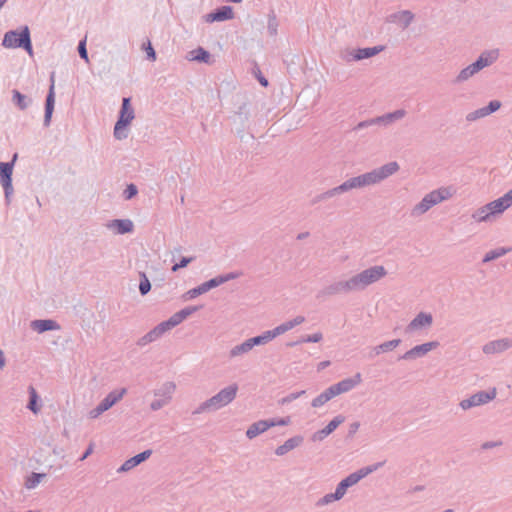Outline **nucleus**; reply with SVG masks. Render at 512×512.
<instances>
[{"instance_id":"f257e3e1","label":"nucleus","mask_w":512,"mask_h":512,"mask_svg":"<svg viewBox=\"0 0 512 512\" xmlns=\"http://www.w3.org/2000/svg\"><path fill=\"white\" fill-rule=\"evenodd\" d=\"M399 170L397 162L392 161L370 172L352 177L343 182L346 192L352 189L364 188L385 180Z\"/></svg>"},{"instance_id":"f03ea898","label":"nucleus","mask_w":512,"mask_h":512,"mask_svg":"<svg viewBox=\"0 0 512 512\" xmlns=\"http://www.w3.org/2000/svg\"><path fill=\"white\" fill-rule=\"evenodd\" d=\"M1 45L8 49L22 48L30 56L33 55L31 33L27 25L21 26L20 29L7 31L4 34Z\"/></svg>"},{"instance_id":"7ed1b4c3","label":"nucleus","mask_w":512,"mask_h":512,"mask_svg":"<svg viewBox=\"0 0 512 512\" xmlns=\"http://www.w3.org/2000/svg\"><path fill=\"white\" fill-rule=\"evenodd\" d=\"M238 385L236 383L231 384L221 389L217 394L201 403L194 411L193 414H200L205 411L218 410L229 403H231L237 394Z\"/></svg>"},{"instance_id":"20e7f679","label":"nucleus","mask_w":512,"mask_h":512,"mask_svg":"<svg viewBox=\"0 0 512 512\" xmlns=\"http://www.w3.org/2000/svg\"><path fill=\"white\" fill-rule=\"evenodd\" d=\"M135 118L134 109L131 105V98L124 97L118 113L117 121L114 125L113 135L117 140H123L128 137L127 128Z\"/></svg>"},{"instance_id":"39448f33","label":"nucleus","mask_w":512,"mask_h":512,"mask_svg":"<svg viewBox=\"0 0 512 512\" xmlns=\"http://www.w3.org/2000/svg\"><path fill=\"white\" fill-rule=\"evenodd\" d=\"M452 196L449 188H439L426 194L422 200L414 206L411 211V215L414 217L420 216L426 213L433 206L449 199Z\"/></svg>"},{"instance_id":"423d86ee","label":"nucleus","mask_w":512,"mask_h":512,"mask_svg":"<svg viewBox=\"0 0 512 512\" xmlns=\"http://www.w3.org/2000/svg\"><path fill=\"white\" fill-rule=\"evenodd\" d=\"M387 274L383 266H372L352 276L355 291L364 290L367 286L377 282Z\"/></svg>"},{"instance_id":"0eeeda50","label":"nucleus","mask_w":512,"mask_h":512,"mask_svg":"<svg viewBox=\"0 0 512 512\" xmlns=\"http://www.w3.org/2000/svg\"><path fill=\"white\" fill-rule=\"evenodd\" d=\"M17 154H14L11 161L0 162V183L4 190V196L7 203L10 202V197L14 192L12 185V174Z\"/></svg>"},{"instance_id":"6e6552de","label":"nucleus","mask_w":512,"mask_h":512,"mask_svg":"<svg viewBox=\"0 0 512 512\" xmlns=\"http://www.w3.org/2000/svg\"><path fill=\"white\" fill-rule=\"evenodd\" d=\"M353 284L352 278L334 282L320 290L317 297H328L354 292L355 288Z\"/></svg>"},{"instance_id":"1a4fd4ad","label":"nucleus","mask_w":512,"mask_h":512,"mask_svg":"<svg viewBox=\"0 0 512 512\" xmlns=\"http://www.w3.org/2000/svg\"><path fill=\"white\" fill-rule=\"evenodd\" d=\"M383 49V46L357 48L352 50L348 49L342 54V58L346 62L361 61L376 56L383 51Z\"/></svg>"},{"instance_id":"9d476101","label":"nucleus","mask_w":512,"mask_h":512,"mask_svg":"<svg viewBox=\"0 0 512 512\" xmlns=\"http://www.w3.org/2000/svg\"><path fill=\"white\" fill-rule=\"evenodd\" d=\"M496 397L495 388L491 391H479L467 399H464L460 402V407L463 410L470 409L472 407L480 406L488 403Z\"/></svg>"},{"instance_id":"9b49d317","label":"nucleus","mask_w":512,"mask_h":512,"mask_svg":"<svg viewBox=\"0 0 512 512\" xmlns=\"http://www.w3.org/2000/svg\"><path fill=\"white\" fill-rule=\"evenodd\" d=\"M439 343L437 341H430L420 345H416L410 350L406 351L399 357L401 360H413L425 356L431 350L437 348Z\"/></svg>"},{"instance_id":"f8f14e48","label":"nucleus","mask_w":512,"mask_h":512,"mask_svg":"<svg viewBox=\"0 0 512 512\" xmlns=\"http://www.w3.org/2000/svg\"><path fill=\"white\" fill-rule=\"evenodd\" d=\"M233 17H234L233 8L228 5H223V6L216 8L212 12L206 14L204 16V19H205V22H207V23H213V22H222V21L230 20V19H233Z\"/></svg>"},{"instance_id":"ddd939ff","label":"nucleus","mask_w":512,"mask_h":512,"mask_svg":"<svg viewBox=\"0 0 512 512\" xmlns=\"http://www.w3.org/2000/svg\"><path fill=\"white\" fill-rule=\"evenodd\" d=\"M345 418L342 415L334 417L323 429L314 432L311 436L313 442H321L331 433H333L337 427L344 422Z\"/></svg>"},{"instance_id":"4468645a","label":"nucleus","mask_w":512,"mask_h":512,"mask_svg":"<svg viewBox=\"0 0 512 512\" xmlns=\"http://www.w3.org/2000/svg\"><path fill=\"white\" fill-rule=\"evenodd\" d=\"M498 57H499V50L498 49L485 50L471 64L473 65V68H475L479 72L483 68L492 65L498 59Z\"/></svg>"},{"instance_id":"2eb2a0df","label":"nucleus","mask_w":512,"mask_h":512,"mask_svg":"<svg viewBox=\"0 0 512 512\" xmlns=\"http://www.w3.org/2000/svg\"><path fill=\"white\" fill-rule=\"evenodd\" d=\"M512 348V338H502L486 343L482 351L485 354H496Z\"/></svg>"},{"instance_id":"dca6fc26","label":"nucleus","mask_w":512,"mask_h":512,"mask_svg":"<svg viewBox=\"0 0 512 512\" xmlns=\"http://www.w3.org/2000/svg\"><path fill=\"white\" fill-rule=\"evenodd\" d=\"M30 327L39 334L61 329L60 324L54 319H35L30 322Z\"/></svg>"},{"instance_id":"f3484780","label":"nucleus","mask_w":512,"mask_h":512,"mask_svg":"<svg viewBox=\"0 0 512 512\" xmlns=\"http://www.w3.org/2000/svg\"><path fill=\"white\" fill-rule=\"evenodd\" d=\"M152 454L151 449L144 450L139 454L127 459L117 470L119 473L127 472L146 461Z\"/></svg>"},{"instance_id":"a211bd4d","label":"nucleus","mask_w":512,"mask_h":512,"mask_svg":"<svg viewBox=\"0 0 512 512\" xmlns=\"http://www.w3.org/2000/svg\"><path fill=\"white\" fill-rule=\"evenodd\" d=\"M433 317L430 313L420 312L415 318L407 325L406 333H411L417 329L428 327L432 324Z\"/></svg>"},{"instance_id":"6ab92c4d","label":"nucleus","mask_w":512,"mask_h":512,"mask_svg":"<svg viewBox=\"0 0 512 512\" xmlns=\"http://www.w3.org/2000/svg\"><path fill=\"white\" fill-rule=\"evenodd\" d=\"M216 287H218V286L216 285L215 279L211 278L208 281L201 283L197 287H194V288L188 290L184 294V298L187 300L194 299V298L198 297L199 295H202Z\"/></svg>"},{"instance_id":"aec40b11","label":"nucleus","mask_w":512,"mask_h":512,"mask_svg":"<svg viewBox=\"0 0 512 512\" xmlns=\"http://www.w3.org/2000/svg\"><path fill=\"white\" fill-rule=\"evenodd\" d=\"M414 14L409 10H402L393 13L389 16L388 21L399 24L403 29H406L413 21Z\"/></svg>"},{"instance_id":"412c9836","label":"nucleus","mask_w":512,"mask_h":512,"mask_svg":"<svg viewBox=\"0 0 512 512\" xmlns=\"http://www.w3.org/2000/svg\"><path fill=\"white\" fill-rule=\"evenodd\" d=\"M107 227L115 229L117 234L124 235L133 232L134 224L130 219H114Z\"/></svg>"},{"instance_id":"4be33fe9","label":"nucleus","mask_w":512,"mask_h":512,"mask_svg":"<svg viewBox=\"0 0 512 512\" xmlns=\"http://www.w3.org/2000/svg\"><path fill=\"white\" fill-rule=\"evenodd\" d=\"M304 441L303 436L296 435L294 437L289 438L284 442V444L278 446L275 450V454L277 456H283L289 451L295 449L296 447L300 446Z\"/></svg>"},{"instance_id":"5701e85b","label":"nucleus","mask_w":512,"mask_h":512,"mask_svg":"<svg viewBox=\"0 0 512 512\" xmlns=\"http://www.w3.org/2000/svg\"><path fill=\"white\" fill-rule=\"evenodd\" d=\"M362 381L361 374L356 373L353 377L345 378L338 383H336V387L339 395L342 393H346L355 388Z\"/></svg>"},{"instance_id":"b1692460","label":"nucleus","mask_w":512,"mask_h":512,"mask_svg":"<svg viewBox=\"0 0 512 512\" xmlns=\"http://www.w3.org/2000/svg\"><path fill=\"white\" fill-rule=\"evenodd\" d=\"M126 388H122L120 390H113L109 392L100 402L102 407L107 411L113 405H115L118 401L122 399L124 394L126 393Z\"/></svg>"},{"instance_id":"393cba45","label":"nucleus","mask_w":512,"mask_h":512,"mask_svg":"<svg viewBox=\"0 0 512 512\" xmlns=\"http://www.w3.org/2000/svg\"><path fill=\"white\" fill-rule=\"evenodd\" d=\"M270 429V424L268 423V419L265 420H259L257 422L252 423L248 429L246 430V437L248 439H253L256 436L264 433Z\"/></svg>"},{"instance_id":"a878e982","label":"nucleus","mask_w":512,"mask_h":512,"mask_svg":"<svg viewBox=\"0 0 512 512\" xmlns=\"http://www.w3.org/2000/svg\"><path fill=\"white\" fill-rule=\"evenodd\" d=\"M12 103L21 111L26 110L33 103V99L17 89L12 90Z\"/></svg>"},{"instance_id":"bb28decb","label":"nucleus","mask_w":512,"mask_h":512,"mask_svg":"<svg viewBox=\"0 0 512 512\" xmlns=\"http://www.w3.org/2000/svg\"><path fill=\"white\" fill-rule=\"evenodd\" d=\"M359 476L360 475H357L355 472H353L342 479L336 486L338 493L343 497L348 488L352 487L360 481Z\"/></svg>"},{"instance_id":"cd10ccee","label":"nucleus","mask_w":512,"mask_h":512,"mask_svg":"<svg viewBox=\"0 0 512 512\" xmlns=\"http://www.w3.org/2000/svg\"><path fill=\"white\" fill-rule=\"evenodd\" d=\"M211 58V54L208 50L203 47H198L196 49L191 50L188 53L187 59L190 61H196L199 63H209Z\"/></svg>"},{"instance_id":"c85d7f7f","label":"nucleus","mask_w":512,"mask_h":512,"mask_svg":"<svg viewBox=\"0 0 512 512\" xmlns=\"http://www.w3.org/2000/svg\"><path fill=\"white\" fill-rule=\"evenodd\" d=\"M28 393L29 400L27 403V409H29L34 414H38L41 409L40 397L32 385L28 387Z\"/></svg>"},{"instance_id":"c756f323","label":"nucleus","mask_w":512,"mask_h":512,"mask_svg":"<svg viewBox=\"0 0 512 512\" xmlns=\"http://www.w3.org/2000/svg\"><path fill=\"white\" fill-rule=\"evenodd\" d=\"M509 207L510 206L504 201L502 196L486 204V208L491 211L493 216L503 213Z\"/></svg>"},{"instance_id":"7c9ffc66","label":"nucleus","mask_w":512,"mask_h":512,"mask_svg":"<svg viewBox=\"0 0 512 512\" xmlns=\"http://www.w3.org/2000/svg\"><path fill=\"white\" fill-rule=\"evenodd\" d=\"M175 384L173 382L164 383L158 390L155 391V396L170 401L173 392L175 391Z\"/></svg>"},{"instance_id":"2f4dec72","label":"nucleus","mask_w":512,"mask_h":512,"mask_svg":"<svg viewBox=\"0 0 512 512\" xmlns=\"http://www.w3.org/2000/svg\"><path fill=\"white\" fill-rule=\"evenodd\" d=\"M512 248H506V247H498L496 249L490 250L485 254V256L482 259L483 263H488L490 261L496 260L504 255H506L508 252H510Z\"/></svg>"},{"instance_id":"473e14b6","label":"nucleus","mask_w":512,"mask_h":512,"mask_svg":"<svg viewBox=\"0 0 512 512\" xmlns=\"http://www.w3.org/2000/svg\"><path fill=\"white\" fill-rule=\"evenodd\" d=\"M476 73H478V71L475 68H473L472 64H470L467 67L463 68L459 72V74L453 80V83L454 84L463 83V82L467 81L468 79H470L472 76H474Z\"/></svg>"},{"instance_id":"72a5a7b5","label":"nucleus","mask_w":512,"mask_h":512,"mask_svg":"<svg viewBox=\"0 0 512 512\" xmlns=\"http://www.w3.org/2000/svg\"><path fill=\"white\" fill-rule=\"evenodd\" d=\"M254 348L253 344L251 343L250 339H246L244 342H242L239 345L234 346L230 350V357H237L239 355L248 353L250 350Z\"/></svg>"},{"instance_id":"f704fd0d","label":"nucleus","mask_w":512,"mask_h":512,"mask_svg":"<svg viewBox=\"0 0 512 512\" xmlns=\"http://www.w3.org/2000/svg\"><path fill=\"white\" fill-rule=\"evenodd\" d=\"M253 346L264 345L274 339V335L271 330H267L260 335L249 338Z\"/></svg>"},{"instance_id":"c9c22d12","label":"nucleus","mask_w":512,"mask_h":512,"mask_svg":"<svg viewBox=\"0 0 512 512\" xmlns=\"http://www.w3.org/2000/svg\"><path fill=\"white\" fill-rule=\"evenodd\" d=\"M151 290V283L145 272H139V293L142 296L147 295Z\"/></svg>"},{"instance_id":"e433bc0d","label":"nucleus","mask_w":512,"mask_h":512,"mask_svg":"<svg viewBox=\"0 0 512 512\" xmlns=\"http://www.w3.org/2000/svg\"><path fill=\"white\" fill-rule=\"evenodd\" d=\"M493 216L490 210L486 208V205L477 209L473 214L472 218L477 222H486Z\"/></svg>"},{"instance_id":"4c0bfd02","label":"nucleus","mask_w":512,"mask_h":512,"mask_svg":"<svg viewBox=\"0 0 512 512\" xmlns=\"http://www.w3.org/2000/svg\"><path fill=\"white\" fill-rule=\"evenodd\" d=\"M160 338V335L158 334L155 327L151 329L149 332H147L145 335H143L138 341L137 344L139 346H145L149 343H152Z\"/></svg>"},{"instance_id":"58836bf2","label":"nucleus","mask_w":512,"mask_h":512,"mask_svg":"<svg viewBox=\"0 0 512 512\" xmlns=\"http://www.w3.org/2000/svg\"><path fill=\"white\" fill-rule=\"evenodd\" d=\"M405 115H406V111L404 109H397L393 112L386 113L383 116H384L386 125L389 126L393 122L404 118Z\"/></svg>"},{"instance_id":"ea45409f","label":"nucleus","mask_w":512,"mask_h":512,"mask_svg":"<svg viewBox=\"0 0 512 512\" xmlns=\"http://www.w3.org/2000/svg\"><path fill=\"white\" fill-rule=\"evenodd\" d=\"M46 475L44 473L32 472L26 480V487L28 489H34Z\"/></svg>"},{"instance_id":"a19ab883","label":"nucleus","mask_w":512,"mask_h":512,"mask_svg":"<svg viewBox=\"0 0 512 512\" xmlns=\"http://www.w3.org/2000/svg\"><path fill=\"white\" fill-rule=\"evenodd\" d=\"M55 80H54V72L51 73L50 76V87L48 93L46 95L45 104L55 106Z\"/></svg>"},{"instance_id":"79ce46f5","label":"nucleus","mask_w":512,"mask_h":512,"mask_svg":"<svg viewBox=\"0 0 512 512\" xmlns=\"http://www.w3.org/2000/svg\"><path fill=\"white\" fill-rule=\"evenodd\" d=\"M240 275H241L240 272H229L226 274L218 275V276L214 277V279L216 281V285L220 286L230 280H234V279L238 278Z\"/></svg>"},{"instance_id":"37998d69","label":"nucleus","mask_w":512,"mask_h":512,"mask_svg":"<svg viewBox=\"0 0 512 512\" xmlns=\"http://www.w3.org/2000/svg\"><path fill=\"white\" fill-rule=\"evenodd\" d=\"M346 187H344L343 183L332 188V189H329L325 192H323L324 194V197L326 200L330 199V198H333V197H336L340 194H343V193H346V190H345Z\"/></svg>"},{"instance_id":"c03bdc74","label":"nucleus","mask_w":512,"mask_h":512,"mask_svg":"<svg viewBox=\"0 0 512 512\" xmlns=\"http://www.w3.org/2000/svg\"><path fill=\"white\" fill-rule=\"evenodd\" d=\"M342 498V496L338 493V491L335 489V491L333 493H329V494H326L325 496H323L318 504L319 505H326V504H329L333 501H337V500H340Z\"/></svg>"},{"instance_id":"a18cd8bd","label":"nucleus","mask_w":512,"mask_h":512,"mask_svg":"<svg viewBox=\"0 0 512 512\" xmlns=\"http://www.w3.org/2000/svg\"><path fill=\"white\" fill-rule=\"evenodd\" d=\"M293 328V324L290 323V321H286L280 325H278L277 327H275L274 329H272V334L274 335V338L281 335V334H284L285 332L291 330Z\"/></svg>"},{"instance_id":"49530a36","label":"nucleus","mask_w":512,"mask_h":512,"mask_svg":"<svg viewBox=\"0 0 512 512\" xmlns=\"http://www.w3.org/2000/svg\"><path fill=\"white\" fill-rule=\"evenodd\" d=\"M138 194V188L135 184L130 183L126 186V188L123 191V197L126 200H131Z\"/></svg>"},{"instance_id":"de8ad7c7","label":"nucleus","mask_w":512,"mask_h":512,"mask_svg":"<svg viewBox=\"0 0 512 512\" xmlns=\"http://www.w3.org/2000/svg\"><path fill=\"white\" fill-rule=\"evenodd\" d=\"M54 107L55 106H53V105L45 104V106H44V120H43V126L44 127H49L50 126L52 115H53V112H54Z\"/></svg>"},{"instance_id":"09e8293b","label":"nucleus","mask_w":512,"mask_h":512,"mask_svg":"<svg viewBox=\"0 0 512 512\" xmlns=\"http://www.w3.org/2000/svg\"><path fill=\"white\" fill-rule=\"evenodd\" d=\"M486 116H487V114L485 112V109H484V107H482V108H479L475 111L468 113L466 116V120L469 122H472V121H475L477 119H480V118H483Z\"/></svg>"},{"instance_id":"8fccbe9b","label":"nucleus","mask_w":512,"mask_h":512,"mask_svg":"<svg viewBox=\"0 0 512 512\" xmlns=\"http://www.w3.org/2000/svg\"><path fill=\"white\" fill-rule=\"evenodd\" d=\"M195 259V257H185V256H182L179 260L178 263H175L171 270L172 272H176L178 271L179 269L181 268H185L188 264H190L193 260Z\"/></svg>"},{"instance_id":"3c124183","label":"nucleus","mask_w":512,"mask_h":512,"mask_svg":"<svg viewBox=\"0 0 512 512\" xmlns=\"http://www.w3.org/2000/svg\"><path fill=\"white\" fill-rule=\"evenodd\" d=\"M202 306H187L178 311L179 316L183 319H187L190 315L197 312Z\"/></svg>"},{"instance_id":"603ef678","label":"nucleus","mask_w":512,"mask_h":512,"mask_svg":"<svg viewBox=\"0 0 512 512\" xmlns=\"http://www.w3.org/2000/svg\"><path fill=\"white\" fill-rule=\"evenodd\" d=\"M77 50L80 58L83 59L85 62H89L88 52L86 48V38L79 41Z\"/></svg>"},{"instance_id":"864d4df0","label":"nucleus","mask_w":512,"mask_h":512,"mask_svg":"<svg viewBox=\"0 0 512 512\" xmlns=\"http://www.w3.org/2000/svg\"><path fill=\"white\" fill-rule=\"evenodd\" d=\"M400 343H401V339H393L390 341H386L380 345L382 347V351L385 353L388 351H392L393 349L398 347L400 345Z\"/></svg>"},{"instance_id":"5fc2aeb1","label":"nucleus","mask_w":512,"mask_h":512,"mask_svg":"<svg viewBox=\"0 0 512 512\" xmlns=\"http://www.w3.org/2000/svg\"><path fill=\"white\" fill-rule=\"evenodd\" d=\"M268 423L270 424V428L275 426H286L290 423V417L271 418L268 419Z\"/></svg>"},{"instance_id":"6e6d98bb","label":"nucleus","mask_w":512,"mask_h":512,"mask_svg":"<svg viewBox=\"0 0 512 512\" xmlns=\"http://www.w3.org/2000/svg\"><path fill=\"white\" fill-rule=\"evenodd\" d=\"M172 328L173 327L168 319L165 321H162L161 323H159L158 325L155 326V329L157 330L160 337L167 331L171 330Z\"/></svg>"},{"instance_id":"4d7b16f0","label":"nucleus","mask_w":512,"mask_h":512,"mask_svg":"<svg viewBox=\"0 0 512 512\" xmlns=\"http://www.w3.org/2000/svg\"><path fill=\"white\" fill-rule=\"evenodd\" d=\"M501 107V102L498 100H491L487 106L484 107L485 112L488 115L496 112Z\"/></svg>"},{"instance_id":"13d9d810","label":"nucleus","mask_w":512,"mask_h":512,"mask_svg":"<svg viewBox=\"0 0 512 512\" xmlns=\"http://www.w3.org/2000/svg\"><path fill=\"white\" fill-rule=\"evenodd\" d=\"M328 401H329V399L325 398V394L322 392L312 400L311 406L314 408H319V407L323 406L325 403H327Z\"/></svg>"},{"instance_id":"bf43d9fd","label":"nucleus","mask_w":512,"mask_h":512,"mask_svg":"<svg viewBox=\"0 0 512 512\" xmlns=\"http://www.w3.org/2000/svg\"><path fill=\"white\" fill-rule=\"evenodd\" d=\"M303 394H305V390L289 393L287 396H285L282 399V403L283 404L290 403V402L296 400L297 398H299L300 396H302Z\"/></svg>"},{"instance_id":"052dcab7","label":"nucleus","mask_w":512,"mask_h":512,"mask_svg":"<svg viewBox=\"0 0 512 512\" xmlns=\"http://www.w3.org/2000/svg\"><path fill=\"white\" fill-rule=\"evenodd\" d=\"M168 402H167V399H162V398H159V399H155L151 402L150 404V408L151 410L153 411H158L160 410L163 406L167 405Z\"/></svg>"},{"instance_id":"680f3d73","label":"nucleus","mask_w":512,"mask_h":512,"mask_svg":"<svg viewBox=\"0 0 512 512\" xmlns=\"http://www.w3.org/2000/svg\"><path fill=\"white\" fill-rule=\"evenodd\" d=\"M143 48L146 50L147 59L151 60V61H155L156 60V52H155L154 48L152 47L150 41L147 42V46L145 44H143Z\"/></svg>"},{"instance_id":"e2e57ef3","label":"nucleus","mask_w":512,"mask_h":512,"mask_svg":"<svg viewBox=\"0 0 512 512\" xmlns=\"http://www.w3.org/2000/svg\"><path fill=\"white\" fill-rule=\"evenodd\" d=\"M323 393L325 394V398H328L329 400H331L333 397L339 395L336 384H333L330 387H328L327 389H325L323 391Z\"/></svg>"},{"instance_id":"0e129e2a","label":"nucleus","mask_w":512,"mask_h":512,"mask_svg":"<svg viewBox=\"0 0 512 512\" xmlns=\"http://www.w3.org/2000/svg\"><path fill=\"white\" fill-rule=\"evenodd\" d=\"M321 340H322V334L317 332L312 335L306 336L305 338H303L302 341L306 342V343H318Z\"/></svg>"},{"instance_id":"69168bd1","label":"nucleus","mask_w":512,"mask_h":512,"mask_svg":"<svg viewBox=\"0 0 512 512\" xmlns=\"http://www.w3.org/2000/svg\"><path fill=\"white\" fill-rule=\"evenodd\" d=\"M372 472H374L373 466L369 465V466H366V467H363V468L357 470L355 473L357 475H360L359 479L361 480V479H363L364 477H366L367 475H369Z\"/></svg>"},{"instance_id":"338daca9","label":"nucleus","mask_w":512,"mask_h":512,"mask_svg":"<svg viewBox=\"0 0 512 512\" xmlns=\"http://www.w3.org/2000/svg\"><path fill=\"white\" fill-rule=\"evenodd\" d=\"M267 28H268L270 35H275L277 33V22H276L275 16L269 18Z\"/></svg>"},{"instance_id":"774afa93","label":"nucleus","mask_w":512,"mask_h":512,"mask_svg":"<svg viewBox=\"0 0 512 512\" xmlns=\"http://www.w3.org/2000/svg\"><path fill=\"white\" fill-rule=\"evenodd\" d=\"M369 127H372L371 119L359 122L356 126L353 127V131H360Z\"/></svg>"}]
</instances>
